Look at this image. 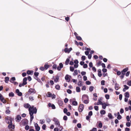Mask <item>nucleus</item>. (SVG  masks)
Listing matches in <instances>:
<instances>
[{"instance_id":"nucleus-1","label":"nucleus","mask_w":131,"mask_h":131,"mask_svg":"<svg viewBox=\"0 0 131 131\" xmlns=\"http://www.w3.org/2000/svg\"><path fill=\"white\" fill-rule=\"evenodd\" d=\"M5 120L6 122L8 124H9L8 126V128L11 129V130L12 131H13L15 128V125H12V121L13 120V118L9 117H7V118H5Z\"/></svg>"},{"instance_id":"nucleus-2","label":"nucleus","mask_w":131,"mask_h":131,"mask_svg":"<svg viewBox=\"0 0 131 131\" xmlns=\"http://www.w3.org/2000/svg\"><path fill=\"white\" fill-rule=\"evenodd\" d=\"M89 97L86 95H83L82 97V100L83 101V102L85 104H88L89 103V101L88 100Z\"/></svg>"},{"instance_id":"nucleus-3","label":"nucleus","mask_w":131,"mask_h":131,"mask_svg":"<svg viewBox=\"0 0 131 131\" xmlns=\"http://www.w3.org/2000/svg\"><path fill=\"white\" fill-rule=\"evenodd\" d=\"M30 109V108H29L28 109V111L29 112V114L30 116V122H31L34 118L33 115L34 112H33L32 111H31Z\"/></svg>"},{"instance_id":"nucleus-4","label":"nucleus","mask_w":131,"mask_h":131,"mask_svg":"<svg viewBox=\"0 0 131 131\" xmlns=\"http://www.w3.org/2000/svg\"><path fill=\"white\" fill-rule=\"evenodd\" d=\"M30 108L31 110V111H32L33 112H34V113L36 114L37 112V109L36 107H34V106H32L31 107L30 106L29 108H29Z\"/></svg>"},{"instance_id":"nucleus-5","label":"nucleus","mask_w":131,"mask_h":131,"mask_svg":"<svg viewBox=\"0 0 131 131\" xmlns=\"http://www.w3.org/2000/svg\"><path fill=\"white\" fill-rule=\"evenodd\" d=\"M0 100L4 104H5L6 102V100L4 98L2 94L0 93Z\"/></svg>"},{"instance_id":"nucleus-6","label":"nucleus","mask_w":131,"mask_h":131,"mask_svg":"<svg viewBox=\"0 0 131 131\" xmlns=\"http://www.w3.org/2000/svg\"><path fill=\"white\" fill-rule=\"evenodd\" d=\"M84 106L83 104H81L79 108V111L80 112H81L83 111L84 108Z\"/></svg>"},{"instance_id":"nucleus-7","label":"nucleus","mask_w":131,"mask_h":131,"mask_svg":"<svg viewBox=\"0 0 131 131\" xmlns=\"http://www.w3.org/2000/svg\"><path fill=\"white\" fill-rule=\"evenodd\" d=\"M36 92L35 89H34L30 88L28 91V92L29 94H31L32 93H35Z\"/></svg>"},{"instance_id":"nucleus-8","label":"nucleus","mask_w":131,"mask_h":131,"mask_svg":"<svg viewBox=\"0 0 131 131\" xmlns=\"http://www.w3.org/2000/svg\"><path fill=\"white\" fill-rule=\"evenodd\" d=\"M53 121L55 123V124L57 125H60V122L56 118H54Z\"/></svg>"},{"instance_id":"nucleus-9","label":"nucleus","mask_w":131,"mask_h":131,"mask_svg":"<svg viewBox=\"0 0 131 131\" xmlns=\"http://www.w3.org/2000/svg\"><path fill=\"white\" fill-rule=\"evenodd\" d=\"M21 119V117L19 115H17V116L16 118V121L17 122H19Z\"/></svg>"},{"instance_id":"nucleus-10","label":"nucleus","mask_w":131,"mask_h":131,"mask_svg":"<svg viewBox=\"0 0 131 131\" xmlns=\"http://www.w3.org/2000/svg\"><path fill=\"white\" fill-rule=\"evenodd\" d=\"M59 67L58 66L57 67V69L58 71H60L61 70V68L63 67V64L62 63H60L59 64Z\"/></svg>"},{"instance_id":"nucleus-11","label":"nucleus","mask_w":131,"mask_h":131,"mask_svg":"<svg viewBox=\"0 0 131 131\" xmlns=\"http://www.w3.org/2000/svg\"><path fill=\"white\" fill-rule=\"evenodd\" d=\"M35 129L37 130L36 131H38L40 130V127L37 123H36L35 124Z\"/></svg>"},{"instance_id":"nucleus-12","label":"nucleus","mask_w":131,"mask_h":131,"mask_svg":"<svg viewBox=\"0 0 131 131\" xmlns=\"http://www.w3.org/2000/svg\"><path fill=\"white\" fill-rule=\"evenodd\" d=\"M27 80V78L26 77H25L24 78L23 80V84H24L25 85L26 84H27V82H26Z\"/></svg>"},{"instance_id":"nucleus-13","label":"nucleus","mask_w":131,"mask_h":131,"mask_svg":"<svg viewBox=\"0 0 131 131\" xmlns=\"http://www.w3.org/2000/svg\"><path fill=\"white\" fill-rule=\"evenodd\" d=\"M65 79L68 82H69L70 81V79L69 78V75L68 74L66 75L65 77Z\"/></svg>"},{"instance_id":"nucleus-14","label":"nucleus","mask_w":131,"mask_h":131,"mask_svg":"<svg viewBox=\"0 0 131 131\" xmlns=\"http://www.w3.org/2000/svg\"><path fill=\"white\" fill-rule=\"evenodd\" d=\"M124 88L123 89V91L124 92H125L126 91V90L128 89L129 87L126 85H124Z\"/></svg>"},{"instance_id":"nucleus-15","label":"nucleus","mask_w":131,"mask_h":131,"mask_svg":"<svg viewBox=\"0 0 131 131\" xmlns=\"http://www.w3.org/2000/svg\"><path fill=\"white\" fill-rule=\"evenodd\" d=\"M101 71V70L100 69H99L98 70V76L100 77H101L102 75Z\"/></svg>"},{"instance_id":"nucleus-16","label":"nucleus","mask_w":131,"mask_h":131,"mask_svg":"<svg viewBox=\"0 0 131 131\" xmlns=\"http://www.w3.org/2000/svg\"><path fill=\"white\" fill-rule=\"evenodd\" d=\"M24 106L26 108H29L30 107V106L28 103H27L24 104Z\"/></svg>"},{"instance_id":"nucleus-17","label":"nucleus","mask_w":131,"mask_h":131,"mask_svg":"<svg viewBox=\"0 0 131 131\" xmlns=\"http://www.w3.org/2000/svg\"><path fill=\"white\" fill-rule=\"evenodd\" d=\"M119 85L117 83H115V88L116 90H118V89Z\"/></svg>"},{"instance_id":"nucleus-18","label":"nucleus","mask_w":131,"mask_h":131,"mask_svg":"<svg viewBox=\"0 0 131 131\" xmlns=\"http://www.w3.org/2000/svg\"><path fill=\"white\" fill-rule=\"evenodd\" d=\"M102 105V108L103 109H105L106 108V106H107V105L105 103H103L101 104Z\"/></svg>"},{"instance_id":"nucleus-19","label":"nucleus","mask_w":131,"mask_h":131,"mask_svg":"<svg viewBox=\"0 0 131 131\" xmlns=\"http://www.w3.org/2000/svg\"><path fill=\"white\" fill-rule=\"evenodd\" d=\"M15 80V77H13L10 79V81L11 83H12L13 82H14V81Z\"/></svg>"},{"instance_id":"nucleus-20","label":"nucleus","mask_w":131,"mask_h":131,"mask_svg":"<svg viewBox=\"0 0 131 131\" xmlns=\"http://www.w3.org/2000/svg\"><path fill=\"white\" fill-rule=\"evenodd\" d=\"M5 81L6 83H8V81L9 80V78L8 77H6L5 78Z\"/></svg>"},{"instance_id":"nucleus-21","label":"nucleus","mask_w":131,"mask_h":131,"mask_svg":"<svg viewBox=\"0 0 131 131\" xmlns=\"http://www.w3.org/2000/svg\"><path fill=\"white\" fill-rule=\"evenodd\" d=\"M125 97L128 98L129 97V94L128 92H126L125 93Z\"/></svg>"},{"instance_id":"nucleus-22","label":"nucleus","mask_w":131,"mask_h":131,"mask_svg":"<svg viewBox=\"0 0 131 131\" xmlns=\"http://www.w3.org/2000/svg\"><path fill=\"white\" fill-rule=\"evenodd\" d=\"M69 61H70V59H69L68 58H67L65 62V65H68L69 63Z\"/></svg>"},{"instance_id":"nucleus-23","label":"nucleus","mask_w":131,"mask_h":131,"mask_svg":"<svg viewBox=\"0 0 131 131\" xmlns=\"http://www.w3.org/2000/svg\"><path fill=\"white\" fill-rule=\"evenodd\" d=\"M59 79V77L58 76H57L54 79V81L55 82H57L58 81Z\"/></svg>"},{"instance_id":"nucleus-24","label":"nucleus","mask_w":131,"mask_h":131,"mask_svg":"<svg viewBox=\"0 0 131 131\" xmlns=\"http://www.w3.org/2000/svg\"><path fill=\"white\" fill-rule=\"evenodd\" d=\"M9 97H13L14 96V94L13 92H11L9 93Z\"/></svg>"},{"instance_id":"nucleus-25","label":"nucleus","mask_w":131,"mask_h":131,"mask_svg":"<svg viewBox=\"0 0 131 131\" xmlns=\"http://www.w3.org/2000/svg\"><path fill=\"white\" fill-rule=\"evenodd\" d=\"M78 84L79 86H81L82 85V82L81 81H79L78 83Z\"/></svg>"},{"instance_id":"nucleus-26","label":"nucleus","mask_w":131,"mask_h":131,"mask_svg":"<svg viewBox=\"0 0 131 131\" xmlns=\"http://www.w3.org/2000/svg\"><path fill=\"white\" fill-rule=\"evenodd\" d=\"M100 113L101 114L104 115L105 114L106 112L104 110H102L100 111Z\"/></svg>"},{"instance_id":"nucleus-27","label":"nucleus","mask_w":131,"mask_h":131,"mask_svg":"<svg viewBox=\"0 0 131 131\" xmlns=\"http://www.w3.org/2000/svg\"><path fill=\"white\" fill-rule=\"evenodd\" d=\"M52 95V94L51 93L49 92H47V97H50Z\"/></svg>"},{"instance_id":"nucleus-28","label":"nucleus","mask_w":131,"mask_h":131,"mask_svg":"<svg viewBox=\"0 0 131 131\" xmlns=\"http://www.w3.org/2000/svg\"><path fill=\"white\" fill-rule=\"evenodd\" d=\"M94 89V87L93 86H91L89 88V90L91 92Z\"/></svg>"},{"instance_id":"nucleus-29","label":"nucleus","mask_w":131,"mask_h":131,"mask_svg":"<svg viewBox=\"0 0 131 131\" xmlns=\"http://www.w3.org/2000/svg\"><path fill=\"white\" fill-rule=\"evenodd\" d=\"M55 88L57 90H59L60 89V87L59 85L57 84L55 86Z\"/></svg>"},{"instance_id":"nucleus-30","label":"nucleus","mask_w":131,"mask_h":131,"mask_svg":"<svg viewBox=\"0 0 131 131\" xmlns=\"http://www.w3.org/2000/svg\"><path fill=\"white\" fill-rule=\"evenodd\" d=\"M108 116L110 119H112V116L111 113H109L108 114Z\"/></svg>"},{"instance_id":"nucleus-31","label":"nucleus","mask_w":131,"mask_h":131,"mask_svg":"<svg viewBox=\"0 0 131 131\" xmlns=\"http://www.w3.org/2000/svg\"><path fill=\"white\" fill-rule=\"evenodd\" d=\"M49 67V65L45 64L44 66L45 70H47Z\"/></svg>"},{"instance_id":"nucleus-32","label":"nucleus","mask_w":131,"mask_h":131,"mask_svg":"<svg viewBox=\"0 0 131 131\" xmlns=\"http://www.w3.org/2000/svg\"><path fill=\"white\" fill-rule=\"evenodd\" d=\"M72 104L74 106L77 105L78 104V103L76 101H73L72 102Z\"/></svg>"},{"instance_id":"nucleus-33","label":"nucleus","mask_w":131,"mask_h":131,"mask_svg":"<svg viewBox=\"0 0 131 131\" xmlns=\"http://www.w3.org/2000/svg\"><path fill=\"white\" fill-rule=\"evenodd\" d=\"M10 112V111L9 109H7L5 111V113L7 114H9Z\"/></svg>"},{"instance_id":"nucleus-34","label":"nucleus","mask_w":131,"mask_h":131,"mask_svg":"<svg viewBox=\"0 0 131 131\" xmlns=\"http://www.w3.org/2000/svg\"><path fill=\"white\" fill-rule=\"evenodd\" d=\"M76 91L77 92H80V88L78 87H77L76 88Z\"/></svg>"},{"instance_id":"nucleus-35","label":"nucleus","mask_w":131,"mask_h":131,"mask_svg":"<svg viewBox=\"0 0 131 131\" xmlns=\"http://www.w3.org/2000/svg\"><path fill=\"white\" fill-rule=\"evenodd\" d=\"M74 73H75V74H74V73H73V75H77L78 74L77 71V70H74Z\"/></svg>"},{"instance_id":"nucleus-36","label":"nucleus","mask_w":131,"mask_h":131,"mask_svg":"<svg viewBox=\"0 0 131 131\" xmlns=\"http://www.w3.org/2000/svg\"><path fill=\"white\" fill-rule=\"evenodd\" d=\"M74 70V68L72 66H70V70L71 71L73 72V71Z\"/></svg>"},{"instance_id":"nucleus-37","label":"nucleus","mask_w":131,"mask_h":131,"mask_svg":"<svg viewBox=\"0 0 131 131\" xmlns=\"http://www.w3.org/2000/svg\"><path fill=\"white\" fill-rule=\"evenodd\" d=\"M102 62V61H98L97 64V66L98 67L100 66L101 65Z\"/></svg>"},{"instance_id":"nucleus-38","label":"nucleus","mask_w":131,"mask_h":131,"mask_svg":"<svg viewBox=\"0 0 131 131\" xmlns=\"http://www.w3.org/2000/svg\"><path fill=\"white\" fill-rule=\"evenodd\" d=\"M45 122V121L44 119L43 120H40V123L41 124H43Z\"/></svg>"},{"instance_id":"nucleus-39","label":"nucleus","mask_w":131,"mask_h":131,"mask_svg":"<svg viewBox=\"0 0 131 131\" xmlns=\"http://www.w3.org/2000/svg\"><path fill=\"white\" fill-rule=\"evenodd\" d=\"M105 98L107 99H109L110 96L108 94H106L105 95Z\"/></svg>"},{"instance_id":"nucleus-40","label":"nucleus","mask_w":131,"mask_h":131,"mask_svg":"<svg viewBox=\"0 0 131 131\" xmlns=\"http://www.w3.org/2000/svg\"><path fill=\"white\" fill-rule=\"evenodd\" d=\"M39 74L38 72H35L34 73V74L36 77H37L38 75Z\"/></svg>"},{"instance_id":"nucleus-41","label":"nucleus","mask_w":131,"mask_h":131,"mask_svg":"<svg viewBox=\"0 0 131 131\" xmlns=\"http://www.w3.org/2000/svg\"><path fill=\"white\" fill-rule=\"evenodd\" d=\"M27 119H25L23 121V124H27Z\"/></svg>"},{"instance_id":"nucleus-42","label":"nucleus","mask_w":131,"mask_h":131,"mask_svg":"<svg viewBox=\"0 0 131 131\" xmlns=\"http://www.w3.org/2000/svg\"><path fill=\"white\" fill-rule=\"evenodd\" d=\"M99 126L100 128H101L102 127V124L101 122L99 124Z\"/></svg>"},{"instance_id":"nucleus-43","label":"nucleus","mask_w":131,"mask_h":131,"mask_svg":"<svg viewBox=\"0 0 131 131\" xmlns=\"http://www.w3.org/2000/svg\"><path fill=\"white\" fill-rule=\"evenodd\" d=\"M29 126L28 125H27L25 126V128L26 130H28L29 129Z\"/></svg>"},{"instance_id":"nucleus-44","label":"nucleus","mask_w":131,"mask_h":131,"mask_svg":"<svg viewBox=\"0 0 131 131\" xmlns=\"http://www.w3.org/2000/svg\"><path fill=\"white\" fill-rule=\"evenodd\" d=\"M81 59L83 61H84L85 59V57L84 56H82L81 57Z\"/></svg>"},{"instance_id":"nucleus-45","label":"nucleus","mask_w":131,"mask_h":131,"mask_svg":"<svg viewBox=\"0 0 131 131\" xmlns=\"http://www.w3.org/2000/svg\"><path fill=\"white\" fill-rule=\"evenodd\" d=\"M122 118V116L120 115H118L117 117V118L119 120L120 119H121Z\"/></svg>"},{"instance_id":"nucleus-46","label":"nucleus","mask_w":131,"mask_h":131,"mask_svg":"<svg viewBox=\"0 0 131 131\" xmlns=\"http://www.w3.org/2000/svg\"><path fill=\"white\" fill-rule=\"evenodd\" d=\"M105 81L104 80H103L101 81V84L102 85H105Z\"/></svg>"},{"instance_id":"nucleus-47","label":"nucleus","mask_w":131,"mask_h":131,"mask_svg":"<svg viewBox=\"0 0 131 131\" xmlns=\"http://www.w3.org/2000/svg\"><path fill=\"white\" fill-rule=\"evenodd\" d=\"M130 123L129 122H127L126 124V126L127 127H129L130 125Z\"/></svg>"},{"instance_id":"nucleus-48","label":"nucleus","mask_w":131,"mask_h":131,"mask_svg":"<svg viewBox=\"0 0 131 131\" xmlns=\"http://www.w3.org/2000/svg\"><path fill=\"white\" fill-rule=\"evenodd\" d=\"M92 70L94 72H96V69L94 67H92Z\"/></svg>"},{"instance_id":"nucleus-49","label":"nucleus","mask_w":131,"mask_h":131,"mask_svg":"<svg viewBox=\"0 0 131 131\" xmlns=\"http://www.w3.org/2000/svg\"><path fill=\"white\" fill-rule=\"evenodd\" d=\"M76 38L77 39L79 40H82L80 36H78L76 37Z\"/></svg>"},{"instance_id":"nucleus-50","label":"nucleus","mask_w":131,"mask_h":131,"mask_svg":"<svg viewBox=\"0 0 131 131\" xmlns=\"http://www.w3.org/2000/svg\"><path fill=\"white\" fill-rule=\"evenodd\" d=\"M67 92L69 94H71L72 92V91L70 89H68L67 90Z\"/></svg>"},{"instance_id":"nucleus-51","label":"nucleus","mask_w":131,"mask_h":131,"mask_svg":"<svg viewBox=\"0 0 131 131\" xmlns=\"http://www.w3.org/2000/svg\"><path fill=\"white\" fill-rule=\"evenodd\" d=\"M77 126L79 128H81V124L78 123L77 124Z\"/></svg>"},{"instance_id":"nucleus-52","label":"nucleus","mask_w":131,"mask_h":131,"mask_svg":"<svg viewBox=\"0 0 131 131\" xmlns=\"http://www.w3.org/2000/svg\"><path fill=\"white\" fill-rule=\"evenodd\" d=\"M57 68V65L55 64L53 65L52 66V68L53 69H56Z\"/></svg>"},{"instance_id":"nucleus-53","label":"nucleus","mask_w":131,"mask_h":131,"mask_svg":"<svg viewBox=\"0 0 131 131\" xmlns=\"http://www.w3.org/2000/svg\"><path fill=\"white\" fill-rule=\"evenodd\" d=\"M127 84L129 86H131V81H129L127 83Z\"/></svg>"},{"instance_id":"nucleus-54","label":"nucleus","mask_w":131,"mask_h":131,"mask_svg":"<svg viewBox=\"0 0 131 131\" xmlns=\"http://www.w3.org/2000/svg\"><path fill=\"white\" fill-rule=\"evenodd\" d=\"M46 125L45 124H43L42 127V128L43 129L45 130L46 128Z\"/></svg>"},{"instance_id":"nucleus-55","label":"nucleus","mask_w":131,"mask_h":131,"mask_svg":"<svg viewBox=\"0 0 131 131\" xmlns=\"http://www.w3.org/2000/svg\"><path fill=\"white\" fill-rule=\"evenodd\" d=\"M86 83L87 85H90L91 84V82L89 81H87L86 82Z\"/></svg>"},{"instance_id":"nucleus-56","label":"nucleus","mask_w":131,"mask_h":131,"mask_svg":"<svg viewBox=\"0 0 131 131\" xmlns=\"http://www.w3.org/2000/svg\"><path fill=\"white\" fill-rule=\"evenodd\" d=\"M94 109L96 111H97L99 110V107L98 106H95L94 107Z\"/></svg>"},{"instance_id":"nucleus-57","label":"nucleus","mask_w":131,"mask_h":131,"mask_svg":"<svg viewBox=\"0 0 131 131\" xmlns=\"http://www.w3.org/2000/svg\"><path fill=\"white\" fill-rule=\"evenodd\" d=\"M32 71L29 70H28L27 71V73L28 74H30L32 73Z\"/></svg>"},{"instance_id":"nucleus-58","label":"nucleus","mask_w":131,"mask_h":131,"mask_svg":"<svg viewBox=\"0 0 131 131\" xmlns=\"http://www.w3.org/2000/svg\"><path fill=\"white\" fill-rule=\"evenodd\" d=\"M40 69L41 71H43L45 69V68L43 67H41L40 68Z\"/></svg>"},{"instance_id":"nucleus-59","label":"nucleus","mask_w":131,"mask_h":131,"mask_svg":"<svg viewBox=\"0 0 131 131\" xmlns=\"http://www.w3.org/2000/svg\"><path fill=\"white\" fill-rule=\"evenodd\" d=\"M102 101V99L101 98L100 99H99L98 100V102L100 103V104L101 105L103 103H102V102L101 101Z\"/></svg>"},{"instance_id":"nucleus-60","label":"nucleus","mask_w":131,"mask_h":131,"mask_svg":"<svg viewBox=\"0 0 131 131\" xmlns=\"http://www.w3.org/2000/svg\"><path fill=\"white\" fill-rule=\"evenodd\" d=\"M128 68L127 67L123 69V70L125 72H126L128 70Z\"/></svg>"},{"instance_id":"nucleus-61","label":"nucleus","mask_w":131,"mask_h":131,"mask_svg":"<svg viewBox=\"0 0 131 131\" xmlns=\"http://www.w3.org/2000/svg\"><path fill=\"white\" fill-rule=\"evenodd\" d=\"M88 67V65L86 64H84L83 66V68H86Z\"/></svg>"},{"instance_id":"nucleus-62","label":"nucleus","mask_w":131,"mask_h":131,"mask_svg":"<svg viewBox=\"0 0 131 131\" xmlns=\"http://www.w3.org/2000/svg\"><path fill=\"white\" fill-rule=\"evenodd\" d=\"M121 72L120 71H118L116 73L118 75H121Z\"/></svg>"},{"instance_id":"nucleus-63","label":"nucleus","mask_w":131,"mask_h":131,"mask_svg":"<svg viewBox=\"0 0 131 131\" xmlns=\"http://www.w3.org/2000/svg\"><path fill=\"white\" fill-rule=\"evenodd\" d=\"M68 99L67 98H66L64 100V102L65 103H67L68 102Z\"/></svg>"},{"instance_id":"nucleus-64","label":"nucleus","mask_w":131,"mask_h":131,"mask_svg":"<svg viewBox=\"0 0 131 131\" xmlns=\"http://www.w3.org/2000/svg\"><path fill=\"white\" fill-rule=\"evenodd\" d=\"M22 75L23 77H24L26 76V73L25 72H23L22 73Z\"/></svg>"}]
</instances>
